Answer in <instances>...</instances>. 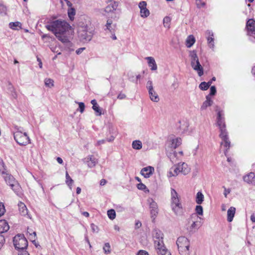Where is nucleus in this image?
Wrapping results in <instances>:
<instances>
[{"mask_svg":"<svg viewBox=\"0 0 255 255\" xmlns=\"http://www.w3.org/2000/svg\"><path fill=\"white\" fill-rule=\"evenodd\" d=\"M45 27L47 30L51 31L69 50H73V49H70L73 44L70 40L72 28L68 22L61 19L50 20L47 21Z\"/></svg>","mask_w":255,"mask_h":255,"instance_id":"obj_1","label":"nucleus"},{"mask_svg":"<svg viewBox=\"0 0 255 255\" xmlns=\"http://www.w3.org/2000/svg\"><path fill=\"white\" fill-rule=\"evenodd\" d=\"M0 165L2 167L0 168V172L6 183L11 187L17 195H18L21 188L18 183L15 180L13 176L6 171L5 166L2 160L0 162Z\"/></svg>","mask_w":255,"mask_h":255,"instance_id":"obj_2","label":"nucleus"},{"mask_svg":"<svg viewBox=\"0 0 255 255\" xmlns=\"http://www.w3.org/2000/svg\"><path fill=\"white\" fill-rule=\"evenodd\" d=\"M191 171L190 166L185 162H179L171 167L167 172L168 178L176 177L179 174L187 175Z\"/></svg>","mask_w":255,"mask_h":255,"instance_id":"obj_3","label":"nucleus"},{"mask_svg":"<svg viewBox=\"0 0 255 255\" xmlns=\"http://www.w3.org/2000/svg\"><path fill=\"white\" fill-rule=\"evenodd\" d=\"M171 207L176 215H180L182 213V206L180 196L174 189H171Z\"/></svg>","mask_w":255,"mask_h":255,"instance_id":"obj_4","label":"nucleus"},{"mask_svg":"<svg viewBox=\"0 0 255 255\" xmlns=\"http://www.w3.org/2000/svg\"><path fill=\"white\" fill-rule=\"evenodd\" d=\"M13 245L18 251L23 252L24 255H29L26 251L28 246V241L23 234H17L13 239Z\"/></svg>","mask_w":255,"mask_h":255,"instance_id":"obj_5","label":"nucleus"},{"mask_svg":"<svg viewBox=\"0 0 255 255\" xmlns=\"http://www.w3.org/2000/svg\"><path fill=\"white\" fill-rule=\"evenodd\" d=\"M176 244L181 255H190V242L187 238L185 237H179L177 240Z\"/></svg>","mask_w":255,"mask_h":255,"instance_id":"obj_6","label":"nucleus"},{"mask_svg":"<svg viewBox=\"0 0 255 255\" xmlns=\"http://www.w3.org/2000/svg\"><path fill=\"white\" fill-rule=\"evenodd\" d=\"M78 35L79 40L83 43L89 42L91 40L93 37L92 31L90 30L87 24L79 27Z\"/></svg>","mask_w":255,"mask_h":255,"instance_id":"obj_7","label":"nucleus"},{"mask_svg":"<svg viewBox=\"0 0 255 255\" xmlns=\"http://www.w3.org/2000/svg\"><path fill=\"white\" fill-rule=\"evenodd\" d=\"M189 57L191 59V65L193 69L198 72L199 76L203 75V69L199 62L196 51H190Z\"/></svg>","mask_w":255,"mask_h":255,"instance_id":"obj_8","label":"nucleus"},{"mask_svg":"<svg viewBox=\"0 0 255 255\" xmlns=\"http://www.w3.org/2000/svg\"><path fill=\"white\" fill-rule=\"evenodd\" d=\"M154 239V247L156 250L164 249L166 247L163 243V234L159 229H154L152 232Z\"/></svg>","mask_w":255,"mask_h":255,"instance_id":"obj_9","label":"nucleus"},{"mask_svg":"<svg viewBox=\"0 0 255 255\" xmlns=\"http://www.w3.org/2000/svg\"><path fill=\"white\" fill-rule=\"evenodd\" d=\"M14 139L20 145H26L30 143V139L26 132L22 133L18 129L13 132Z\"/></svg>","mask_w":255,"mask_h":255,"instance_id":"obj_10","label":"nucleus"},{"mask_svg":"<svg viewBox=\"0 0 255 255\" xmlns=\"http://www.w3.org/2000/svg\"><path fill=\"white\" fill-rule=\"evenodd\" d=\"M181 144V139L174 135H170L168 137L166 143V150L173 151Z\"/></svg>","mask_w":255,"mask_h":255,"instance_id":"obj_11","label":"nucleus"},{"mask_svg":"<svg viewBox=\"0 0 255 255\" xmlns=\"http://www.w3.org/2000/svg\"><path fill=\"white\" fill-rule=\"evenodd\" d=\"M199 219V217L195 214L191 216L188 221L189 230L190 232L195 233L201 227L202 224Z\"/></svg>","mask_w":255,"mask_h":255,"instance_id":"obj_12","label":"nucleus"},{"mask_svg":"<svg viewBox=\"0 0 255 255\" xmlns=\"http://www.w3.org/2000/svg\"><path fill=\"white\" fill-rule=\"evenodd\" d=\"M150 209V217L152 221H154L158 213V205L156 202L152 198H149L147 200Z\"/></svg>","mask_w":255,"mask_h":255,"instance_id":"obj_13","label":"nucleus"},{"mask_svg":"<svg viewBox=\"0 0 255 255\" xmlns=\"http://www.w3.org/2000/svg\"><path fill=\"white\" fill-rule=\"evenodd\" d=\"M219 136L222 139L221 145L224 147V153L226 155L231 146V142L229 140L228 133L223 131L222 133H220Z\"/></svg>","mask_w":255,"mask_h":255,"instance_id":"obj_14","label":"nucleus"},{"mask_svg":"<svg viewBox=\"0 0 255 255\" xmlns=\"http://www.w3.org/2000/svg\"><path fill=\"white\" fill-rule=\"evenodd\" d=\"M147 3L145 1H140L138 4L140 9V15L142 18H146L150 14L149 10L146 7Z\"/></svg>","mask_w":255,"mask_h":255,"instance_id":"obj_15","label":"nucleus"},{"mask_svg":"<svg viewBox=\"0 0 255 255\" xmlns=\"http://www.w3.org/2000/svg\"><path fill=\"white\" fill-rule=\"evenodd\" d=\"M217 125L219 127L220 129V133H222L223 131L225 132H227L226 129L225 123L224 121V119L222 117V113L221 112H219L218 113L217 116Z\"/></svg>","mask_w":255,"mask_h":255,"instance_id":"obj_16","label":"nucleus"},{"mask_svg":"<svg viewBox=\"0 0 255 255\" xmlns=\"http://www.w3.org/2000/svg\"><path fill=\"white\" fill-rule=\"evenodd\" d=\"M246 28L248 35L255 34V20L253 19H249L247 22Z\"/></svg>","mask_w":255,"mask_h":255,"instance_id":"obj_17","label":"nucleus"},{"mask_svg":"<svg viewBox=\"0 0 255 255\" xmlns=\"http://www.w3.org/2000/svg\"><path fill=\"white\" fill-rule=\"evenodd\" d=\"M154 172V168L151 166H148L143 168L141 171V174L145 178L150 177Z\"/></svg>","mask_w":255,"mask_h":255,"instance_id":"obj_18","label":"nucleus"},{"mask_svg":"<svg viewBox=\"0 0 255 255\" xmlns=\"http://www.w3.org/2000/svg\"><path fill=\"white\" fill-rule=\"evenodd\" d=\"M243 180L248 184L255 185V174L250 172L243 177Z\"/></svg>","mask_w":255,"mask_h":255,"instance_id":"obj_19","label":"nucleus"},{"mask_svg":"<svg viewBox=\"0 0 255 255\" xmlns=\"http://www.w3.org/2000/svg\"><path fill=\"white\" fill-rule=\"evenodd\" d=\"M206 33L208 35L207 40L209 46L210 48L213 49L215 46L213 32L211 31L208 30L206 31Z\"/></svg>","mask_w":255,"mask_h":255,"instance_id":"obj_20","label":"nucleus"},{"mask_svg":"<svg viewBox=\"0 0 255 255\" xmlns=\"http://www.w3.org/2000/svg\"><path fill=\"white\" fill-rule=\"evenodd\" d=\"M145 59L147 61L148 65L150 68L151 70L155 71L157 69L156 62L152 57H147Z\"/></svg>","mask_w":255,"mask_h":255,"instance_id":"obj_21","label":"nucleus"},{"mask_svg":"<svg viewBox=\"0 0 255 255\" xmlns=\"http://www.w3.org/2000/svg\"><path fill=\"white\" fill-rule=\"evenodd\" d=\"M18 206L19 213L22 216H25L27 215L29 218H31L28 214V210L27 207L23 203L20 202L18 204Z\"/></svg>","mask_w":255,"mask_h":255,"instance_id":"obj_22","label":"nucleus"},{"mask_svg":"<svg viewBox=\"0 0 255 255\" xmlns=\"http://www.w3.org/2000/svg\"><path fill=\"white\" fill-rule=\"evenodd\" d=\"M9 229L7 222L4 220H0V235L6 232Z\"/></svg>","mask_w":255,"mask_h":255,"instance_id":"obj_23","label":"nucleus"},{"mask_svg":"<svg viewBox=\"0 0 255 255\" xmlns=\"http://www.w3.org/2000/svg\"><path fill=\"white\" fill-rule=\"evenodd\" d=\"M118 5V3L116 1L111 2L110 4H108L105 9L106 12L110 13L116 10Z\"/></svg>","mask_w":255,"mask_h":255,"instance_id":"obj_24","label":"nucleus"},{"mask_svg":"<svg viewBox=\"0 0 255 255\" xmlns=\"http://www.w3.org/2000/svg\"><path fill=\"white\" fill-rule=\"evenodd\" d=\"M91 103L93 105L92 109L96 113V115L101 116L102 114V109L97 104L96 100L95 99L92 100L91 102Z\"/></svg>","mask_w":255,"mask_h":255,"instance_id":"obj_25","label":"nucleus"},{"mask_svg":"<svg viewBox=\"0 0 255 255\" xmlns=\"http://www.w3.org/2000/svg\"><path fill=\"white\" fill-rule=\"evenodd\" d=\"M236 213V208L234 207H231L227 212V220L229 222H231L235 216Z\"/></svg>","mask_w":255,"mask_h":255,"instance_id":"obj_26","label":"nucleus"},{"mask_svg":"<svg viewBox=\"0 0 255 255\" xmlns=\"http://www.w3.org/2000/svg\"><path fill=\"white\" fill-rule=\"evenodd\" d=\"M7 90L11 97L14 99H16L17 98V93L14 87L10 82L8 83Z\"/></svg>","mask_w":255,"mask_h":255,"instance_id":"obj_27","label":"nucleus"},{"mask_svg":"<svg viewBox=\"0 0 255 255\" xmlns=\"http://www.w3.org/2000/svg\"><path fill=\"white\" fill-rule=\"evenodd\" d=\"M196 41L195 38L193 35H189L186 39V46L188 48L192 46Z\"/></svg>","mask_w":255,"mask_h":255,"instance_id":"obj_28","label":"nucleus"},{"mask_svg":"<svg viewBox=\"0 0 255 255\" xmlns=\"http://www.w3.org/2000/svg\"><path fill=\"white\" fill-rule=\"evenodd\" d=\"M87 165L89 167L93 168L97 163V159L93 156H90L87 158Z\"/></svg>","mask_w":255,"mask_h":255,"instance_id":"obj_29","label":"nucleus"},{"mask_svg":"<svg viewBox=\"0 0 255 255\" xmlns=\"http://www.w3.org/2000/svg\"><path fill=\"white\" fill-rule=\"evenodd\" d=\"M149 98L153 102L157 103L159 101V97L157 93L153 90V92L148 93Z\"/></svg>","mask_w":255,"mask_h":255,"instance_id":"obj_30","label":"nucleus"},{"mask_svg":"<svg viewBox=\"0 0 255 255\" xmlns=\"http://www.w3.org/2000/svg\"><path fill=\"white\" fill-rule=\"evenodd\" d=\"M131 146L135 150H140L142 147V143L140 140H135L132 141Z\"/></svg>","mask_w":255,"mask_h":255,"instance_id":"obj_31","label":"nucleus"},{"mask_svg":"<svg viewBox=\"0 0 255 255\" xmlns=\"http://www.w3.org/2000/svg\"><path fill=\"white\" fill-rule=\"evenodd\" d=\"M204 200V196L201 191H199L197 193L195 201L196 203L198 205H201Z\"/></svg>","mask_w":255,"mask_h":255,"instance_id":"obj_32","label":"nucleus"},{"mask_svg":"<svg viewBox=\"0 0 255 255\" xmlns=\"http://www.w3.org/2000/svg\"><path fill=\"white\" fill-rule=\"evenodd\" d=\"M21 23L19 21L11 22L9 23V27L13 30L21 29Z\"/></svg>","mask_w":255,"mask_h":255,"instance_id":"obj_33","label":"nucleus"},{"mask_svg":"<svg viewBox=\"0 0 255 255\" xmlns=\"http://www.w3.org/2000/svg\"><path fill=\"white\" fill-rule=\"evenodd\" d=\"M213 101L208 96L206 97V100L203 103L201 107L202 110H205L208 107L212 105Z\"/></svg>","mask_w":255,"mask_h":255,"instance_id":"obj_34","label":"nucleus"},{"mask_svg":"<svg viewBox=\"0 0 255 255\" xmlns=\"http://www.w3.org/2000/svg\"><path fill=\"white\" fill-rule=\"evenodd\" d=\"M157 255H171L170 253L165 248L156 250Z\"/></svg>","mask_w":255,"mask_h":255,"instance_id":"obj_35","label":"nucleus"},{"mask_svg":"<svg viewBox=\"0 0 255 255\" xmlns=\"http://www.w3.org/2000/svg\"><path fill=\"white\" fill-rule=\"evenodd\" d=\"M171 18L169 16H165L163 20V25L167 28H170Z\"/></svg>","mask_w":255,"mask_h":255,"instance_id":"obj_36","label":"nucleus"},{"mask_svg":"<svg viewBox=\"0 0 255 255\" xmlns=\"http://www.w3.org/2000/svg\"><path fill=\"white\" fill-rule=\"evenodd\" d=\"M211 83L212 82H209L208 83L205 82H202L199 85V88L202 90H206L209 88Z\"/></svg>","mask_w":255,"mask_h":255,"instance_id":"obj_37","label":"nucleus"},{"mask_svg":"<svg viewBox=\"0 0 255 255\" xmlns=\"http://www.w3.org/2000/svg\"><path fill=\"white\" fill-rule=\"evenodd\" d=\"M75 10L74 8H71L68 10V15L69 19L71 20H73L74 19V15H75Z\"/></svg>","mask_w":255,"mask_h":255,"instance_id":"obj_38","label":"nucleus"},{"mask_svg":"<svg viewBox=\"0 0 255 255\" xmlns=\"http://www.w3.org/2000/svg\"><path fill=\"white\" fill-rule=\"evenodd\" d=\"M44 84L46 87L51 88L54 86V81L50 78H46L44 80Z\"/></svg>","mask_w":255,"mask_h":255,"instance_id":"obj_39","label":"nucleus"},{"mask_svg":"<svg viewBox=\"0 0 255 255\" xmlns=\"http://www.w3.org/2000/svg\"><path fill=\"white\" fill-rule=\"evenodd\" d=\"M107 215L110 219L113 220L116 218V212L114 209H110L108 210L107 212Z\"/></svg>","mask_w":255,"mask_h":255,"instance_id":"obj_40","label":"nucleus"},{"mask_svg":"<svg viewBox=\"0 0 255 255\" xmlns=\"http://www.w3.org/2000/svg\"><path fill=\"white\" fill-rule=\"evenodd\" d=\"M146 87L148 90V93L153 92V91L154 90L153 87L152 82L150 80H149L147 82Z\"/></svg>","mask_w":255,"mask_h":255,"instance_id":"obj_41","label":"nucleus"},{"mask_svg":"<svg viewBox=\"0 0 255 255\" xmlns=\"http://www.w3.org/2000/svg\"><path fill=\"white\" fill-rule=\"evenodd\" d=\"M66 183L69 186H71L73 183V180L70 177L67 172H66Z\"/></svg>","mask_w":255,"mask_h":255,"instance_id":"obj_42","label":"nucleus"},{"mask_svg":"<svg viewBox=\"0 0 255 255\" xmlns=\"http://www.w3.org/2000/svg\"><path fill=\"white\" fill-rule=\"evenodd\" d=\"M103 250L104 251V253L106 254L111 253V247L109 243L105 244L104 246L103 247Z\"/></svg>","mask_w":255,"mask_h":255,"instance_id":"obj_43","label":"nucleus"},{"mask_svg":"<svg viewBox=\"0 0 255 255\" xmlns=\"http://www.w3.org/2000/svg\"><path fill=\"white\" fill-rule=\"evenodd\" d=\"M6 7L3 4H0V14L3 15L6 14Z\"/></svg>","mask_w":255,"mask_h":255,"instance_id":"obj_44","label":"nucleus"},{"mask_svg":"<svg viewBox=\"0 0 255 255\" xmlns=\"http://www.w3.org/2000/svg\"><path fill=\"white\" fill-rule=\"evenodd\" d=\"M195 211L196 213L199 215H203V207L200 205H198L196 206L195 208Z\"/></svg>","mask_w":255,"mask_h":255,"instance_id":"obj_45","label":"nucleus"},{"mask_svg":"<svg viewBox=\"0 0 255 255\" xmlns=\"http://www.w3.org/2000/svg\"><path fill=\"white\" fill-rule=\"evenodd\" d=\"M137 187L139 190H143L144 192H149V190L147 189L146 186L143 183H139L137 185Z\"/></svg>","mask_w":255,"mask_h":255,"instance_id":"obj_46","label":"nucleus"},{"mask_svg":"<svg viewBox=\"0 0 255 255\" xmlns=\"http://www.w3.org/2000/svg\"><path fill=\"white\" fill-rule=\"evenodd\" d=\"M112 20L111 19H108L107 21V23L106 24V29L109 30L110 32H112Z\"/></svg>","mask_w":255,"mask_h":255,"instance_id":"obj_47","label":"nucleus"},{"mask_svg":"<svg viewBox=\"0 0 255 255\" xmlns=\"http://www.w3.org/2000/svg\"><path fill=\"white\" fill-rule=\"evenodd\" d=\"M5 212V207L4 204L0 202V217L2 216Z\"/></svg>","mask_w":255,"mask_h":255,"instance_id":"obj_48","label":"nucleus"},{"mask_svg":"<svg viewBox=\"0 0 255 255\" xmlns=\"http://www.w3.org/2000/svg\"><path fill=\"white\" fill-rule=\"evenodd\" d=\"M196 3L198 7L201 8L205 5V3L204 1H202V0H196Z\"/></svg>","mask_w":255,"mask_h":255,"instance_id":"obj_49","label":"nucleus"},{"mask_svg":"<svg viewBox=\"0 0 255 255\" xmlns=\"http://www.w3.org/2000/svg\"><path fill=\"white\" fill-rule=\"evenodd\" d=\"M85 104L83 102L79 103V109L80 112L82 113L85 110Z\"/></svg>","mask_w":255,"mask_h":255,"instance_id":"obj_50","label":"nucleus"},{"mask_svg":"<svg viewBox=\"0 0 255 255\" xmlns=\"http://www.w3.org/2000/svg\"><path fill=\"white\" fill-rule=\"evenodd\" d=\"M5 243V238L3 235H0V249Z\"/></svg>","mask_w":255,"mask_h":255,"instance_id":"obj_51","label":"nucleus"},{"mask_svg":"<svg viewBox=\"0 0 255 255\" xmlns=\"http://www.w3.org/2000/svg\"><path fill=\"white\" fill-rule=\"evenodd\" d=\"M223 188H224V195L225 197H227L228 194L230 193L231 189L229 188H226L225 187H223Z\"/></svg>","mask_w":255,"mask_h":255,"instance_id":"obj_52","label":"nucleus"},{"mask_svg":"<svg viewBox=\"0 0 255 255\" xmlns=\"http://www.w3.org/2000/svg\"><path fill=\"white\" fill-rule=\"evenodd\" d=\"M91 227L93 232H98V227L94 224L92 223L91 224Z\"/></svg>","mask_w":255,"mask_h":255,"instance_id":"obj_53","label":"nucleus"},{"mask_svg":"<svg viewBox=\"0 0 255 255\" xmlns=\"http://www.w3.org/2000/svg\"><path fill=\"white\" fill-rule=\"evenodd\" d=\"M216 92V89L214 86H212L210 88V94L211 95H214Z\"/></svg>","mask_w":255,"mask_h":255,"instance_id":"obj_54","label":"nucleus"},{"mask_svg":"<svg viewBox=\"0 0 255 255\" xmlns=\"http://www.w3.org/2000/svg\"><path fill=\"white\" fill-rule=\"evenodd\" d=\"M137 255H148L147 252L144 250H140L137 254Z\"/></svg>","mask_w":255,"mask_h":255,"instance_id":"obj_55","label":"nucleus"},{"mask_svg":"<svg viewBox=\"0 0 255 255\" xmlns=\"http://www.w3.org/2000/svg\"><path fill=\"white\" fill-rule=\"evenodd\" d=\"M85 49V47H81V48H80L79 49H78L76 51V53L78 55H79Z\"/></svg>","mask_w":255,"mask_h":255,"instance_id":"obj_56","label":"nucleus"},{"mask_svg":"<svg viewBox=\"0 0 255 255\" xmlns=\"http://www.w3.org/2000/svg\"><path fill=\"white\" fill-rule=\"evenodd\" d=\"M141 226V223L139 221H136L135 223V228L138 229Z\"/></svg>","mask_w":255,"mask_h":255,"instance_id":"obj_57","label":"nucleus"},{"mask_svg":"<svg viewBox=\"0 0 255 255\" xmlns=\"http://www.w3.org/2000/svg\"><path fill=\"white\" fill-rule=\"evenodd\" d=\"M126 97V95L124 94L120 93L118 96V98L119 99H123Z\"/></svg>","mask_w":255,"mask_h":255,"instance_id":"obj_58","label":"nucleus"},{"mask_svg":"<svg viewBox=\"0 0 255 255\" xmlns=\"http://www.w3.org/2000/svg\"><path fill=\"white\" fill-rule=\"evenodd\" d=\"M178 154H180L181 156H183V153L182 151H179L178 153L175 151L173 152V155L175 157L177 156Z\"/></svg>","mask_w":255,"mask_h":255,"instance_id":"obj_59","label":"nucleus"},{"mask_svg":"<svg viewBox=\"0 0 255 255\" xmlns=\"http://www.w3.org/2000/svg\"><path fill=\"white\" fill-rule=\"evenodd\" d=\"M37 61L39 62L38 65H39V68H42V61H41V59L39 57H37Z\"/></svg>","mask_w":255,"mask_h":255,"instance_id":"obj_60","label":"nucleus"},{"mask_svg":"<svg viewBox=\"0 0 255 255\" xmlns=\"http://www.w3.org/2000/svg\"><path fill=\"white\" fill-rule=\"evenodd\" d=\"M115 138V137L114 135H111L110 138H107V140L109 142H111V141H113L114 140Z\"/></svg>","mask_w":255,"mask_h":255,"instance_id":"obj_61","label":"nucleus"},{"mask_svg":"<svg viewBox=\"0 0 255 255\" xmlns=\"http://www.w3.org/2000/svg\"><path fill=\"white\" fill-rule=\"evenodd\" d=\"M56 160H57V161L59 164H63V161L61 157H58L57 158Z\"/></svg>","mask_w":255,"mask_h":255,"instance_id":"obj_62","label":"nucleus"},{"mask_svg":"<svg viewBox=\"0 0 255 255\" xmlns=\"http://www.w3.org/2000/svg\"><path fill=\"white\" fill-rule=\"evenodd\" d=\"M106 183H107V181L104 179H103L100 181V185L101 186H103V185H105L106 184Z\"/></svg>","mask_w":255,"mask_h":255,"instance_id":"obj_63","label":"nucleus"},{"mask_svg":"<svg viewBox=\"0 0 255 255\" xmlns=\"http://www.w3.org/2000/svg\"><path fill=\"white\" fill-rule=\"evenodd\" d=\"M251 220L252 222L255 223V214H253L251 216Z\"/></svg>","mask_w":255,"mask_h":255,"instance_id":"obj_64","label":"nucleus"}]
</instances>
